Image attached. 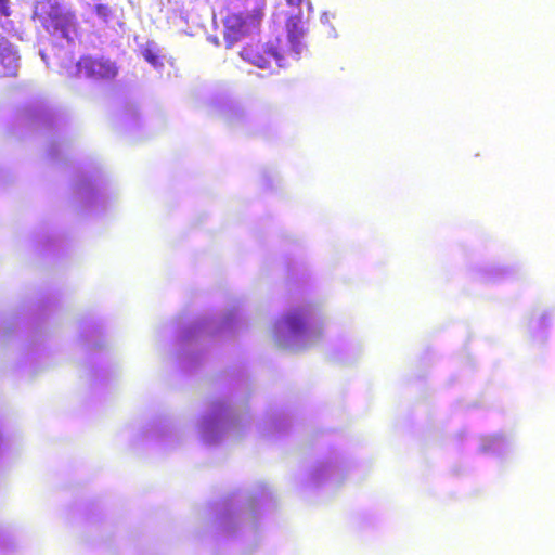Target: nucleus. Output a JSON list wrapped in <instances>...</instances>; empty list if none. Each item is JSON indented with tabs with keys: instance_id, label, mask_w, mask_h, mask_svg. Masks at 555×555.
<instances>
[{
	"instance_id": "nucleus-18",
	"label": "nucleus",
	"mask_w": 555,
	"mask_h": 555,
	"mask_svg": "<svg viewBox=\"0 0 555 555\" xmlns=\"http://www.w3.org/2000/svg\"><path fill=\"white\" fill-rule=\"evenodd\" d=\"M94 13L105 24H107L113 16V11L107 4L98 3L94 5Z\"/></svg>"
},
{
	"instance_id": "nucleus-8",
	"label": "nucleus",
	"mask_w": 555,
	"mask_h": 555,
	"mask_svg": "<svg viewBox=\"0 0 555 555\" xmlns=\"http://www.w3.org/2000/svg\"><path fill=\"white\" fill-rule=\"evenodd\" d=\"M74 198L85 209H91L103 203L98 173H81L74 184Z\"/></svg>"
},
{
	"instance_id": "nucleus-20",
	"label": "nucleus",
	"mask_w": 555,
	"mask_h": 555,
	"mask_svg": "<svg viewBox=\"0 0 555 555\" xmlns=\"http://www.w3.org/2000/svg\"><path fill=\"white\" fill-rule=\"evenodd\" d=\"M57 147H59V143H55V142L51 143V145L49 146L48 153L51 158L57 157V155H59Z\"/></svg>"
},
{
	"instance_id": "nucleus-26",
	"label": "nucleus",
	"mask_w": 555,
	"mask_h": 555,
	"mask_svg": "<svg viewBox=\"0 0 555 555\" xmlns=\"http://www.w3.org/2000/svg\"><path fill=\"white\" fill-rule=\"evenodd\" d=\"M40 56H41L42 61H43L47 65H49L48 60H47V54H46V52L40 51Z\"/></svg>"
},
{
	"instance_id": "nucleus-2",
	"label": "nucleus",
	"mask_w": 555,
	"mask_h": 555,
	"mask_svg": "<svg viewBox=\"0 0 555 555\" xmlns=\"http://www.w3.org/2000/svg\"><path fill=\"white\" fill-rule=\"evenodd\" d=\"M242 327L238 308L233 307L222 315L198 318L181 327L177 337V359L183 370L195 369L203 360L208 338L234 335Z\"/></svg>"
},
{
	"instance_id": "nucleus-24",
	"label": "nucleus",
	"mask_w": 555,
	"mask_h": 555,
	"mask_svg": "<svg viewBox=\"0 0 555 555\" xmlns=\"http://www.w3.org/2000/svg\"><path fill=\"white\" fill-rule=\"evenodd\" d=\"M7 546H8L7 538L2 533H0V551L7 548Z\"/></svg>"
},
{
	"instance_id": "nucleus-6",
	"label": "nucleus",
	"mask_w": 555,
	"mask_h": 555,
	"mask_svg": "<svg viewBox=\"0 0 555 555\" xmlns=\"http://www.w3.org/2000/svg\"><path fill=\"white\" fill-rule=\"evenodd\" d=\"M258 504L255 496L223 502L217 515L219 528L227 534L235 533L241 524L254 530Z\"/></svg>"
},
{
	"instance_id": "nucleus-22",
	"label": "nucleus",
	"mask_w": 555,
	"mask_h": 555,
	"mask_svg": "<svg viewBox=\"0 0 555 555\" xmlns=\"http://www.w3.org/2000/svg\"><path fill=\"white\" fill-rule=\"evenodd\" d=\"M98 338H99V334H98V332H96V331L94 332V341H93V338H89V337H87V336H85V335H83V340H85V343H86L87 345H92V346H94V347H99V345H98Z\"/></svg>"
},
{
	"instance_id": "nucleus-15",
	"label": "nucleus",
	"mask_w": 555,
	"mask_h": 555,
	"mask_svg": "<svg viewBox=\"0 0 555 555\" xmlns=\"http://www.w3.org/2000/svg\"><path fill=\"white\" fill-rule=\"evenodd\" d=\"M168 430H169V424H168L167 420L157 418L145 430V435H146V437L158 439V438H162L163 436L167 435Z\"/></svg>"
},
{
	"instance_id": "nucleus-10",
	"label": "nucleus",
	"mask_w": 555,
	"mask_h": 555,
	"mask_svg": "<svg viewBox=\"0 0 555 555\" xmlns=\"http://www.w3.org/2000/svg\"><path fill=\"white\" fill-rule=\"evenodd\" d=\"M330 479L334 481L340 480L337 460L333 457L318 462L310 472V481L314 485L322 483Z\"/></svg>"
},
{
	"instance_id": "nucleus-21",
	"label": "nucleus",
	"mask_w": 555,
	"mask_h": 555,
	"mask_svg": "<svg viewBox=\"0 0 555 555\" xmlns=\"http://www.w3.org/2000/svg\"><path fill=\"white\" fill-rule=\"evenodd\" d=\"M493 270L495 271V275L489 278L491 281L499 280L500 278H502L507 272V270L503 269V268H495Z\"/></svg>"
},
{
	"instance_id": "nucleus-13",
	"label": "nucleus",
	"mask_w": 555,
	"mask_h": 555,
	"mask_svg": "<svg viewBox=\"0 0 555 555\" xmlns=\"http://www.w3.org/2000/svg\"><path fill=\"white\" fill-rule=\"evenodd\" d=\"M31 124L40 127H52L55 122L54 113L44 106L35 107L29 112Z\"/></svg>"
},
{
	"instance_id": "nucleus-25",
	"label": "nucleus",
	"mask_w": 555,
	"mask_h": 555,
	"mask_svg": "<svg viewBox=\"0 0 555 555\" xmlns=\"http://www.w3.org/2000/svg\"><path fill=\"white\" fill-rule=\"evenodd\" d=\"M547 318H548V313L543 312L539 318V321H538L539 325L544 326Z\"/></svg>"
},
{
	"instance_id": "nucleus-12",
	"label": "nucleus",
	"mask_w": 555,
	"mask_h": 555,
	"mask_svg": "<svg viewBox=\"0 0 555 555\" xmlns=\"http://www.w3.org/2000/svg\"><path fill=\"white\" fill-rule=\"evenodd\" d=\"M481 451L498 456H503L512 448V442L501 434L482 438Z\"/></svg>"
},
{
	"instance_id": "nucleus-17",
	"label": "nucleus",
	"mask_w": 555,
	"mask_h": 555,
	"mask_svg": "<svg viewBox=\"0 0 555 555\" xmlns=\"http://www.w3.org/2000/svg\"><path fill=\"white\" fill-rule=\"evenodd\" d=\"M220 114L230 122L234 124L242 118V111L233 103H223L220 107Z\"/></svg>"
},
{
	"instance_id": "nucleus-27",
	"label": "nucleus",
	"mask_w": 555,
	"mask_h": 555,
	"mask_svg": "<svg viewBox=\"0 0 555 555\" xmlns=\"http://www.w3.org/2000/svg\"><path fill=\"white\" fill-rule=\"evenodd\" d=\"M264 496H266V493H264V492H262V493H261V499H260V500H263V499H264Z\"/></svg>"
},
{
	"instance_id": "nucleus-19",
	"label": "nucleus",
	"mask_w": 555,
	"mask_h": 555,
	"mask_svg": "<svg viewBox=\"0 0 555 555\" xmlns=\"http://www.w3.org/2000/svg\"><path fill=\"white\" fill-rule=\"evenodd\" d=\"M144 59L153 65L155 68L158 67L162 63L159 62L157 55L153 53L151 50H145L144 52Z\"/></svg>"
},
{
	"instance_id": "nucleus-1",
	"label": "nucleus",
	"mask_w": 555,
	"mask_h": 555,
	"mask_svg": "<svg viewBox=\"0 0 555 555\" xmlns=\"http://www.w3.org/2000/svg\"><path fill=\"white\" fill-rule=\"evenodd\" d=\"M37 20L50 34L55 48L54 56L62 73L75 77L82 73L87 78L112 79L117 75L114 62L103 56H82L74 61L73 46L77 37L78 22L72 10L55 0L37 1L33 11Z\"/></svg>"
},
{
	"instance_id": "nucleus-5",
	"label": "nucleus",
	"mask_w": 555,
	"mask_h": 555,
	"mask_svg": "<svg viewBox=\"0 0 555 555\" xmlns=\"http://www.w3.org/2000/svg\"><path fill=\"white\" fill-rule=\"evenodd\" d=\"M287 9L284 11L287 46L299 57L305 49L304 38L309 30V21L312 14V4L309 0H285Z\"/></svg>"
},
{
	"instance_id": "nucleus-11",
	"label": "nucleus",
	"mask_w": 555,
	"mask_h": 555,
	"mask_svg": "<svg viewBox=\"0 0 555 555\" xmlns=\"http://www.w3.org/2000/svg\"><path fill=\"white\" fill-rule=\"evenodd\" d=\"M291 426V420L285 412L275 411L266 416L263 427L260 429L263 436L272 437L285 433Z\"/></svg>"
},
{
	"instance_id": "nucleus-7",
	"label": "nucleus",
	"mask_w": 555,
	"mask_h": 555,
	"mask_svg": "<svg viewBox=\"0 0 555 555\" xmlns=\"http://www.w3.org/2000/svg\"><path fill=\"white\" fill-rule=\"evenodd\" d=\"M264 5V0H247L245 12L232 13L224 18L227 48H231L259 27L263 17Z\"/></svg>"
},
{
	"instance_id": "nucleus-14",
	"label": "nucleus",
	"mask_w": 555,
	"mask_h": 555,
	"mask_svg": "<svg viewBox=\"0 0 555 555\" xmlns=\"http://www.w3.org/2000/svg\"><path fill=\"white\" fill-rule=\"evenodd\" d=\"M11 12V1L0 0V28L7 34L14 30L13 21L10 18Z\"/></svg>"
},
{
	"instance_id": "nucleus-23",
	"label": "nucleus",
	"mask_w": 555,
	"mask_h": 555,
	"mask_svg": "<svg viewBox=\"0 0 555 555\" xmlns=\"http://www.w3.org/2000/svg\"><path fill=\"white\" fill-rule=\"evenodd\" d=\"M270 56L272 59H274V61L276 62L279 67H283L284 66L283 63H282L283 57L278 52L274 51V52L270 53Z\"/></svg>"
},
{
	"instance_id": "nucleus-3",
	"label": "nucleus",
	"mask_w": 555,
	"mask_h": 555,
	"mask_svg": "<svg viewBox=\"0 0 555 555\" xmlns=\"http://www.w3.org/2000/svg\"><path fill=\"white\" fill-rule=\"evenodd\" d=\"M321 333L320 311L310 302L289 309L274 325L275 341L291 351L311 346L320 338Z\"/></svg>"
},
{
	"instance_id": "nucleus-16",
	"label": "nucleus",
	"mask_w": 555,
	"mask_h": 555,
	"mask_svg": "<svg viewBox=\"0 0 555 555\" xmlns=\"http://www.w3.org/2000/svg\"><path fill=\"white\" fill-rule=\"evenodd\" d=\"M241 56L259 68H267L270 64L268 56L256 53L251 49H243Z\"/></svg>"
},
{
	"instance_id": "nucleus-4",
	"label": "nucleus",
	"mask_w": 555,
	"mask_h": 555,
	"mask_svg": "<svg viewBox=\"0 0 555 555\" xmlns=\"http://www.w3.org/2000/svg\"><path fill=\"white\" fill-rule=\"evenodd\" d=\"M236 393L230 398L212 400L198 422L201 439L206 444H214L224 437H238L247 424L249 416L236 404Z\"/></svg>"
},
{
	"instance_id": "nucleus-9",
	"label": "nucleus",
	"mask_w": 555,
	"mask_h": 555,
	"mask_svg": "<svg viewBox=\"0 0 555 555\" xmlns=\"http://www.w3.org/2000/svg\"><path fill=\"white\" fill-rule=\"evenodd\" d=\"M20 67V56L12 43L0 35V77L15 76Z\"/></svg>"
}]
</instances>
